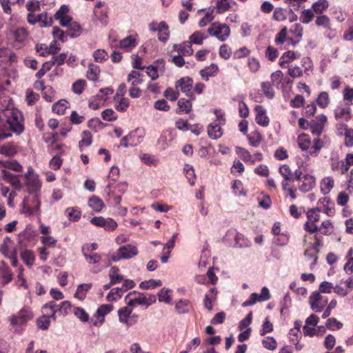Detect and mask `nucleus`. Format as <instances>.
Masks as SVG:
<instances>
[{
    "label": "nucleus",
    "mask_w": 353,
    "mask_h": 353,
    "mask_svg": "<svg viewBox=\"0 0 353 353\" xmlns=\"http://www.w3.org/2000/svg\"><path fill=\"white\" fill-rule=\"evenodd\" d=\"M21 112L8 103L5 109L1 108L0 112V141L12 136L11 132L19 135L23 131L21 122Z\"/></svg>",
    "instance_id": "nucleus-1"
},
{
    "label": "nucleus",
    "mask_w": 353,
    "mask_h": 353,
    "mask_svg": "<svg viewBox=\"0 0 353 353\" xmlns=\"http://www.w3.org/2000/svg\"><path fill=\"white\" fill-rule=\"evenodd\" d=\"M41 198L40 194H30L25 196L21 205V213L26 216L41 215Z\"/></svg>",
    "instance_id": "nucleus-2"
},
{
    "label": "nucleus",
    "mask_w": 353,
    "mask_h": 353,
    "mask_svg": "<svg viewBox=\"0 0 353 353\" xmlns=\"http://www.w3.org/2000/svg\"><path fill=\"white\" fill-rule=\"evenodd\" d=\"M26 179L25 185L27 191L30 194H40L41 184L39 176L34 172L32 168L29 167L28 172L24 175Z\"/></svg>",
    "instance_id": "nucleus-3"
},
{
    "label": "nucleus",
    "mask_w": 353,
    "mask_h": 353,
    "mask_svg": "<svg viewBox=\"0 0 353 353\" xmlns=\"http://www.w3.org/2000/svg\"><path fill=\"white\" fill-rule=\"evenodd\" d=\"M119 321L120 323L125 325L127 327H132L138 322L139 316L132 314V309L129 306H125L118 310Z\"/></svg>",
    "instance_id": "nucleus-4"
},
{
    "label": "nucleus",
    "mask_w": 353,
    "mask_h": 353,
    "mask_svg": "<svg viewBox=\"0 0 353 353\" xmlns=\"http://www.w3.org/2000/svg\"><path fill=\"white\" fill-rule=\"evenodd\" d=\"M138 254V249L137 246L132 244H127L123 246H121L117 251V252L114 253L112 259L114 261H119L121 259H131Z\"/></svg>",
    "instance_id": "nucleus-5"
},
{
    "label": "nucleus",
    "mask_w": 353,
    "mask_h": 353,
    "mask_svg": "<svg viewBox=\"0 0 353 353\" xmlns=\"http://www.w3.org/2000/svg\"><path fill=\"white\" fill-rule=\"evenodd\" d=\"M33 316L34 314L30 310L23 307L16 314L9 316V321L12 326H20L26 324Z\"/></svg>",
    "instance_id": "nucleus-6"
},
{
    "label": "nucleus",
    "mask_w": 353,
    "mask_h": 353,
    "mask_svg": "<svg viewBox=\"0 0 353 353\" xmlns=\"http://www.w3.org/2000/svg\"><path fill=\"white\" fill-rule=\"evenodd\" d=\"M135 286L134 281L130 279H125L121 288H112L107 295V300L108 301H114L119 299L123 293L127 290L133 288Z\"/></svg>",
    "instance_id": "nucleus-7"
},
{
    "label": "nucleus",
    "mask_w": 353,
    "mask_h": 353,
    "mask_svg": "<svg viewBox=\"0 0 353 353\" xmlns=\"http://www.w3.org/2000/svg\"><path fill=\"white\" fill-rule=\"evenodd\" d=\"M209 34L215 36L221 41H225L230 36V29L228 25L214 23L208 30Z\"/></svg>",
    "instance_id": "nucleus-8"
},
{
    "label": "nucleus",
    "mask_w": 353,
    "mask_h": 353,
    "mask_svg": "<svg viewBox=\"0 0 353 353\" xmlns=\"http://www.w3.org/2000/svg\"><path fill=\"white\" fill-rule=\"evenodd\" d=\"M27 21L31 25L39 23L40 27H49L52 25V18L48 17L46 12H42L39 14L28 13L27 14Z\"/></svg>",
    "instance_id": "nucleus-9"
},
{
    "label": "nucleus",
    "mask_w": 353,
    "mask_h": 353,
    "mask_svg": "<svg viewBox=\"0 0 353 353\" xmlns=\"http://www.w3.org/2000/svg\"><path fill=\"white\" fill-rule=\"evenodd\" d=\"M309 302L312 310L316 312H319L327 304V299L321 295L319 292L315 291L310 295Z\"/></svg>",
    "instance_id": "nucleus-10"
},
{
    "label": "nucleus",
    "mask_w": 353,
    "mask_h": 353,
    "mask_svg": "<svg viewBox=\"0 0 353 353\" xmlns=\"http://www.w3.org/2000/svg\"><path fill=\"white\" fill-rule=\"evenodd\" d=\"M307 221L304 224V229L310 234L316 232L318 223L321 220V214H314V212L306 213Z\"/></svg>",
    "instance_id": "nucleus-11"
},
{
    "label": "nucleus",
    "mask_w": 353,
    "mask_h": 353,
    "mask_svg": "<svg viewBox=\"0 0 353 353\" xmlns=\"http://www.w3.org/2000/svg\"><path fill=\"white\" fill-rule=\"evenodd\" d=\"M90 223L109 231L114 230L117 227V223L112 219H105L103 216L94 217L90 220Z\"/></svg>",
    "instance_id": "nucleus-12"
},
{
    "label": "nucleus",
    "mask_w": 353,
    "mask_h": 353,
    "mask_svg": "<svg viewBox=\"0 0 353 353\" xmlns=\"http://www.w3.org/2000/svg\"><path fill=\"white\" fill-rule=\"evenodd\" d=\"M321 245V240L317 236H314V243L310 247L306 249L305 256L308 260H311V268L316 265L317 261V254L319 252V248Z\"/></svg>",
    "instance_id": "nucleus-13"
},
{
    "label": "nucleus",
    "mask_w": 353,
    "mask_h": 353,
    "mask_svg": "<svg viewBox=\"0 0 353 353\" xmlns=\"http://www.w3.org/2000/svg\"><path fill=\"white\" fill-rule=\"evenodd\" d=\"M315 23L317 26L322 27L326 30L324 34L332 39L335 37V32L331 29V23L330 18L326 15H320L316 17Z\"/></svg>",
    "instance_id": "nucleus-14"
},
{
    "label": "nucleus",
    "mask_w": 353,
    "mask_h": 353,
    "mask_svg": "<svg viewBox=\"0 0 353 353\" xmlns=\"http://www.w3.org/2000/svg\"><path fill=\"white\" fill-rule=\"evenodd\" d=\"M125 300L129 307L143 305L144 294L137 291L130 292L125 297Z\"/></svg>",
    "instance_id": "nucleus-15"
},
{
    "label": "nucleus",
    "mask_w": 353,
    "mask_h": 353,
    "mask_svg": "<svg viewBox=\"0 0 353 353\" xmlns=\"http://www.w3.org/2000/svg\"><path fill=\"white\" fill-rule=\"evenodd\" d=\"M113 309L110 304L101 305L97 310L94 316L98 319L97 321L92 323L93 325L100 327L104 323V316L110 313Z\"/></svg>",
    "instance_id": "nucleus-16"
},
{
    "label": "nucleus",
    "mask_w": 353,
    "mask_h": 353,
    "mask_svg": "<svg viewBox=\"0 0 353 353\" xmlns=\"http://www.w3.org/2000/svg\"><path fill=\"white\" fill-rule=\"evenodd\" d=\"M68 6L63 5L54 14V19L59 21L61 26L65 27L72 20V17L68 14Z\"/></svg>",
    "instance_id": "nucleus-17"
},
{
    "label": "nucleus",
    "mask_w": 353,
    "mask_h": 353,
    "mask_svg": "<svg viewBox=\"0 0 353 353\" xmlns=\"http://www.w3.org/2000/svg\"><path fill=\"white\" fill-rule=\"evenodd\" d=\"M327 122V117L324 114L318 115L311 123V131L313 134L319 136Z\"/></svg>",
    "instance_id": "nucleus-18"
},
{
    "label": "nucleus",
    "mask_w": 353,
    "mask_h": 353,
    "mask_svg": "<svg viewBox=\"0 0 353 353\" xmlns=\"http://www.w3.org/2000/svg\"><path fill=\"white\" fill-rule=\"evenodd\" d=\"M256 112L255 120L257 124L263 127H266L269 125L270 119L266 114L265 109L262 105H256L254 108Z\"/></svg>",
    "instance_id": "nucleus-19"
},
{
    "label": "nucleus",
    "mask_w": 353,
    "mask_h": 353,
    "mask_svg": "<svg viewBox=\"0 0 353 353\" xmlns=\"http://www.w3.org/2000/svg\"><path fill=\"white\" fill-rule=\"evenodd\" d=\"M315 185V178L310 174H306L299 182V189L303 192H307L311 190Z\"/></svg>",
    "instance_id": "nucleus-20"
},
{
    "label": "nucleus",
    "mask_w": 353,
    "mask_h": 353,
    "mask_svg": "<svg viewBox=\"0 0 353 353\" xmlns=\"http://www.w3.org/2000/svg\"><path fill=\"white\" fill-rule=\"evenodd\" d=\"M330 168L333 172H339L341 174H344L347 172L342 171V168L345 165V163L343 161H341L339 159V155L337 154H332L330 159Z\"/></svg>",
    "instance_id": "nucleus-21"
},
{
    "label": "nucleus",
    "mask_w": 353,
    "mask_h": 353,
    "mask_svg": "<svg viewBox=\"0 0 353 353\" xmlns=\"http://www.w3.org/2000/svg\"><path fill=\"white\" fill-rule=\"evenodd\" d=\"M279 173L283 177L282 182L283 189L286 190L289 185V182L292 181V172L287 165H283L279 168Z\"/></svg>",
    "instance_id": "nucleus-22"
},
{
    "label": "nucleus",
    "mask_w": 353,
    "mask_h": 353,
    "mask_svg": "<svg viewBox=\"0 0 353 353\" xmlns=\"http://www.w3.org/2000/svg\"><path fill=\"white\" fill-rule=\"evenodd\" d=\"M1 177L3 179L10 183L15 189L20 190L21 188L22 185L17 176H14L10 172L2 170Z\"/></svg>",
    "instance_id": "nucleus-23"
},
{
    "label": "nucleus",
    "mask_w": 353,
    "mask_h": 353,
    "mask_svg": "<svg viewBox=\"0 0 353 353\" xmlns=\"http://www.w3.org/2000/svg\"><path fill=\"white\" fill-rule=\"evenodd\" d=\"M223 125V122L217 123L213 122L209 124L208 127V133L210 138L213 139H217L222 135V131L221 126Z\"/></svg>",
    "instance_id": "nucleus-24"
},
{
    "label": "nucleus",
    "mask_w": 353,
    "mask_h": 353,
    "mask_svg": "<svg viewBox=\"0 0 353 353\" xmlns=\"http://www.w3.org/2000/svg\"><path fill=\"white\" fill-rule=\"evenodd\" d=\"M317 232L325 236L330 235L334 232L333 223L330 219L323 220L321 224L317 226Z\"/></svg>",
    "instance_id": "nucleus-25"
},
{
    "label": "nucleus",
    "mask_w": 353,
    "mask_h": 353,
    "mask_svg": "<svg viewBox=\"0 0 353 353\" xmlns=\"http://www.w3.org/2000/svg\"><path fill=\"white\" fill-rule=\"evenodd\" d=\"M42 310L43 313L48 314V316L52 319L53 321L57 319V312H59V307L57 304L54 301H50L42 307Z\"/></svg>",
    "instance_id": "nucleus-26"
},
{
    "label": "nucleus",
    "mask_w": 353,
    "mask_h": 353,
    "mask_svg": "<svg viewBox=\"0 0 353 353\" xmlns=\"http://www.w3.org/2000/svg\"><path fill=\"white\" fill-rule=\"evenodd\" d=\"M12 244V241L9 238H6L1 245L0 251L6 258L16 253L13 250Z\"/></svg>",
    "instance_id": "nucleus-27"
},
{
    "label": "nucleus",
    "mask_w": 353,
    "mask_h": 353,
    "mask_svg": "<svg viewBox=\"0 0 353 353\" xmlns=\"http://www.w3.org/2000/svg\"><path fill=\"white\" fill-rule=\"evenodd\" d=\"M92 283H82L77 286V291L74 295V298L83 301L86 297L88 291L91 288Z\"/></svg>",
    "instance_id": "nucleus-28"
},
{
    "label": "nucleus",
    "mask_w": 353,
    "mask_h": 353,
    "mask_svg": "<svg viewBox=\"0 0 353 353\" xmlns=\"http://www.w3.org/2000/svg\"><path fill=\"white\" fill-rule=\"evenodd\" d=\"M219 70L216 65L212 63L210 66L202 69L200 71V74L203 79L208 81L210 77H214Z\"/></svg>",
    "instance_id": "nucleus-29"
},
{
    "label": "nucleus",
    "mask_w": 353,
    "mask_h": 353,
    "mask_svg": "<svg viewBox=\"0 0 353 353\" xmlns=\"http://www.w3.org/2000/svg\"><path fill=\"white\" fill-rule=\"evenodd\" d=\"M321 191L323 194H327L330 192L334 185V181L332 177L327 176L323 178L320 183Z\"/></svg>",
    "instance_id": "nucleus-30"
},
{
    "label": "nucleus",
    "mask_w": 353,
    "mask_h": 353,
    "mask_svg": "<svg viewBox=\"0 0 353 353\" xmlns=\"http://www.w3.org/2000/svg\"><path fill=\"white\" fill-rule=\"evenodd\" d=\"M88 205L96 212H101L105 206L103 201L99 197L94 195L89 199Z\"/></svg>",
    "instance_id": "nucleus-31"
},
{
    "label": "nucleus",
    "mask_w": 353,
    "mask_h": 353,
    "mask_svg": "<svg viewBox=\"0 0 353 353\" xmlns=\"http://www.w3.org/2000/svg\"><path fill=\"white\" fill-rule=\"evenodd\" d=\"M100 74V68L98 65L90 63L88 65V69L86 73V77L88 79L92 81H97L99 79Z\"/></svg>",
    "instance_id": "nucleus-32"
},
{
    "label": "nucleus",
    "mask_w": 353,
    "mask_h": 353,
    "mask_svg": "<svg viewBox=\"0 0 353 353\" xmlns=\"http://www.w3.org/2000/svg\"><path fill=\"white\" fill-rule=\"evenodd\" d=\"M335 117L336 119L348 121L351 118V110L348 107H339L335 110Z\"/></svg>",
    "instance_id": "nucleus-33"
},
{
    "label": "nucleus",
    "mask_w": 353,
    "mask_h": 353,
    "mask_svg": "<svg viewBox=\"0 0 353 353\" xmlns=\"http://www.w3.org/2000/svg\"><path fill=\"white\" fill-rule=\"evenodd\" d=\"M174 48L182 56H190L193 53V50L190 42H184L179 45H174Z\"/></svg>",
    "instance_id": "nucleus-34"
},
{
    "label": "nucleus",
    "mask_w": 353,
    "mask_h": 353,
    "mask_svg": "<svg viewBox=\"0 0 353 353\" xmlns=\"http://www.w3.org/2000/svg\"><path fill=\"white\" fill-rule=\"evenodd\" d=\"M217 290L215 288H211L208 293L205 294L204 299L205 307L211 310L212 309V302L216 299Z\"/></svg>",
    "instance_id": "nucleus-35"
},
{
    "label": "nucleus",
    "mask_w": 353,
    "mask_h": 353,
    "mask_svg": "<svg viewBox=\"0 0 353 353\" xmlns=\"http://www.w3.org/2000/svg\"><path fill=\"white\" fill-rule=\"evenodd\" d=\"M137 45V39L133 36H128L120 41V47L126 51H130Z\"/></svg>",
    "instance_id": "nucleus-36"
},
{
    "label": "nucleus",
    "mask_w": 353,
    "mask_h": 353,
    "mask_svg": "<svg viewBox=\"0 0 353 353\" xmlns=\"http://www.w3.org/2000/svg\"><path fill=\"white\" fill-rule=\"evenodd\" d=\"M192 80L189 77L181 78L176 83V87L180 88L183 92L188 93L190 91L192 86Z\"/></svg>",
    "instance_id": "nucleus-37"
},
{
    "label": "nucleus",
    "mask_w": 353,
    "mask_h": 353,
    "mask_svg": "<svg viewBox=\"0 0 353 353\" xmlns=\"http://www.w3.org/2000/svg\"><path fill=\"white\" fill-rule=\"evenodd\" d=\"M179 109L176 110V113L180 114L184 112L185 114L189 113L192 109V102L190 100L185 99H180L178 101Z\"/></svg>",
    "instance_id": "nucleus-38"
},
{
    "label": "nucleus",
    "mask_w": 353,
    "mask_h": 353,
    "mask_svg": "<svg viewBox=\"0 0 353 353\" xmlns=\"http://www.w3.org/2000/svg\"><path fill=\"white\" fill-rule=\"evenodd\" d=\"M299 57V55L298 54L296 55L294 52L288 51V52L283 53V55L281 56V57L280 58L279 65L281 67L285 68L286 63L292 61L293 60L296 59Z\"/></svg>",
    "instance_id": "nucleus-39"
},
{
    "label": "nucleus",
    "mask_w": 353,
    "mask_h": 353,
    "mask_svg": "<svg viewBox=\"0 0 353 353\" xmlns=\"http://www.w3.org/2000/svg\"><path fill=\"white\" fill-rule=\"evenodd\" d=\"M156 63L159 65H150L147 68V74L151 77L152 80H155L159 77L158 70L160 69V65H162V69L164 68L163 60H158Z\"/></svg>",
    "instance_id": "nucleus-40"
},
{
    "label": "nucleus",
    "mask_w": 353,
    "mask_h": 353,
    "mask_svg": "<svg viewBox=\"0 0 353 353\" xmlns=\"http://www.w3.org/2000/svg\"><path fill=\"white\" fill-rule=\"evenodd\" d=\"M106 101V97H103L99 94H97L96 96L93 97L89 101V108L92 110H97L101 105H103L104 102Z\"/></svg>",
    "instance_id": "nucleus-41"
},
{
    "label": "nucleus",
    "mask_w": 353,
    "mask_h": 353,
    "mask_svg": "<svg viewBox=\"0 0 353 353\" xmlns=\"http://www.w3.org/2000/svg\"><path fill=\"white\" fill-rule=\"evenodd\" d=\"M127 81L128 82L130 83L131 86H137L139 84H141L143 82L141 73L136 70H132L128 75Z\"/></svg>",
    "instance_id": "nucleus-42"
},
{
    "label": "nucleus",
    "mask_w": 353,
    "mask_h": 353,
    "mask_svg": "<svg viewBox=\"0 0 353 353\" xmlns=\"http://www.w3.org/2000/svg\"><path fill=\"white\" fill-rule=\"evenodd\" d=\"M159 39L161 41L165 42L170 35L169 28L167 23L164 21L160 22V28L158 30Z\"/></svg>",
    "instance_id": "nucleus-43"
},
{
    "label": "nucleus",
    "mask_w": 353,
    "mask_h": 353,
    "mask_svg": "<svg viewBox=\"0 0 353 353\" xmlns=\"http://www.w3.org/2000/svg\"><path fill=\"white\" fill-rule=\"evenodd\" d=\"M0 153L7 157H12L17 153L16 145L12 143H8L0 147Z\"/></svg>",
    "instance_id": "nucleus-44"
},
{
    "label": "nucleus",
    "mask_w": 353,
    "mask_h": 353,
    "mask_svg": "<svg viewBox=\"0 0 353 353\" xmlns=\"http://www.w3.org/2000/svg\"><path fill=\"white\" fill-rule=\"evenodd\" d=\"M161 285L162 282L161 280L150 279L142 281L139 284V288L143 290L154 289L157 287L161 286Z\"/></svg>",
    "instance_id": "nucleus-45"
},
{
    "label": "nucleus",
    "mask_w": 353,
    "mask_h": 353,
    "mask_svg": "<svg viewBox=\"0 0 353 353\" xmlns=\"http://www.w3.org/2000/svg\"><path fill=\"white\" fill-rule=\"evenodd\" d=\"M297 142L299 148L303 150H307L310 148L311 141L309 135L301 134L298 137Z\"/></svg>",
    "instance_id": "nucleus-46"
},
{
    "label": "nucleus",
    "mask_w": 353,
    "mask_h": 353,
    "mask_svg": "<svg viewBox=\"0 0 353 353\" xmlns=\"http://www.w3.org/2000/svg\"><path fill=\"white\" fill-rule=\"evenodd\" d=\"M119 268L117 267H112L109 272V277L111 281V283H119L123 280L122 275L119 274Z\"/></svg>",
    "instance_id": "nucleus-47"
},
{
    "label": "nucleus",
    "mask_w": 353,
    "mask_h": 353,
    "mask_svg": "<svg viewBox=\"0 0 353 353\" xmlns=\"http://www.w3.org/2000/svg\"><path fill=\"white\" fill-rule=\"evenodd\" d=\"M66 214L70 221H77L81 216V212L78 208H68Z\"/></svg>",
    "instance_id": "nucleus-48"
},
{
    "label": "nucleus",
    "mask_w": 353,
    "mask_h": 353,
    "mask_svg": "<svg viewBox=\"0 0 353 353\" xmlns=\"http://www.w3.org/2000/svg\"><path fill=\"white\" fill-rule=\"evenodd\" d=\"M26 38V32L23 28L17 29L14 32L15 43L14 46L17 48H20L21 44L25 41Z\"/></svg>",
    "instance_id": "nucleus-49"
},
{
    "label": "nucleus",
    "mask_w": 353,
    "mask_h": 353,
    "mask_svg": "<svg viewBox=\"0 0 353 353\" xmlns=\"http://www.w3.org/2000/svg\"><path fill=\"white\" fill-rule=\"evenodd\" d=\"M329 6V3L327 0H319L312 5V10L316 14L322 13Z\"/></svg>",
    "instance_id": "nucleus-50"
},
{
    "label": "nucleus",
    "mask_w": 353,
    "mask_h": 353,
    "mask_svg": "<svg viewBox=\"0 0 353 353\" xmlns=\"http://www.w3.org/2000/svg\"><path fill=\"white\" fill-rule=\"evenodd\" d=\"M65 27L69 28L68 35L74 38L79 34L81 31V26L76 22L72 20Z\"/></svg>",
    "instance_id": "nucleus-51"
},
{
    "label": "nucleus",
    "mask_w": 353,
    "mask_h": 353,
    "mask_svg": "<svg viewBox=\"0 0 353 353\" xmlns=\"http://www.w3.org/2000/svg\"><path fill=\"white\" fill-rule=\"evenodd\" d=\"M92 137L89 131H83L81 134V140L79 143V146L81 149L83 147L89 146L92 143Z\"/></svg>",
    "instance_id": "nucleus-52"
},
{
    "label": "nucleus",
    "mask_w": 353,
    "mask_h": 353,
    "mask_svg": "<svg viewBox=\"0 0 353 353\" xmlns=\"http://www.w3.org/2000/svg\"><path fill=\"white\" fill-rule=\"evenodd\" d=\"M68 108V102L65 100H60L52 105V111L58 114H63Z\"/></svg>",
    "instance_id": "nucleus-53"
},
{
    "label": "nucleus",
    "mask_w": 353,
    "mask_h": 353,
    "mask_svg": "<svg viewBox=\"0 0 353 353\" xmlns=\"http://www.w3.org/2000/svg\"><path fill=\"white\" fill-rule=\"evenodd\" d=\"M60 48V44L53 41L49 46H45L46 52H40V55L44 57L50 54H54Z\"/></svg>",
    "instance_id": "nucleus-54"
},
{
    "label": "nucleus",
    "mask_w": 353,
    "mask_h": 353,
    "mask_svg": "<svg viewBox=\"0 0 353 353\" xmlns=\"http://www.w3.org/2000/svg\"><path fill=\"white\" fill-rule=\"evenodd\" d=\"M323 147V142L321 139L316 138L314 139L313 145L310 148V154L312 156H317L321 149Z\"/></svg>",
    "instance_id": "nucleus-55"
},
{
    "label": "nucleus",
    "mask_w": 353,
    "mask_h": 353,
    "mask_svg": "<svg viewBox=\"0 0 353 353\" xmlns=\"http://www.w3.org/2000/svg\"><path fill=\"white\" fill-rule=\"evenodd\" d=\"M114 100L118 103L116 105V108L119 111H125L129 106V100L125 98L124 96H119V97H117V96H115Z\"/></svg>",
    "instance_id": "nucleus-56"
},
{
    "label": "nucleus",
    "mask_w": 353,
    "mask_h": 353,
    "mask_svg": "<svg viewBox=\"0 0 353 353\" xmlns=\"http://www.w3.org/2000/svg\"><path fill=\"white\" fill-rule=\"evenodd\" d=\"M206 38L207 36L204 33L199 31H196L190 37V43L191 44L194 43L201 45L203 43V39Z\"/></svg>",
    "instance_id": "nucleus-57"
},
{
    "label": "nucleus",
    "mask_w": 353,
    "mask_h": 353,
    "mask_svg": "<svg viewBox=\"0 0 353 353\" xmlns=\"http://www.w3.org/2000/svg\"><path fill=\"white\" fill-rule=\"evenodd\" d=\"M189 304L188 300L181 299L176 303V310L180 314L187 313L189 311Z\"/></svg>",
    "instance_id": "nucleus-58"
},
{
    "label": "nucleus",
    "mask_w": 353,
    "mask_h": 353,
    "mask_svg": "<svg viewBox=\"0 0 353 353\" xmlns=\"http://www.w3.org/2000/svg\"><path fill=\"white\" fill-rule=\"evenodd\" d=\"M172 290L168 288H162L159 292L158 293L159 301L160 302H164L166 303H170L171 302V296L170 293Z\"/></svg>",
    "instance_id": "nucleus-59"
},
{
    "label": "nucleus",
    "mask_w": 353,
    "mask_h": 353,
    "mask_svg": "<svg viewBox=\"0 0 353 353\" xmlns=\"http://www.w3.org/2000/svg\"><path fill=\"white\" fill-rule=\"evenodd\" d=\"M312 9L303 10L300 16V20L303 23L307 24L311 22L314 18V13Z\"/></svg>",
    "instance_id": "nucleus-60"
},
{
    "label": "nucleus",
    "mask_w": 353,
    "mask_h": 353,
    "mask_svg": "<svg viewBox=\"0 0 353 353\" xmlns=\"http://www.w3.org/2000/svg\"><path fill=\"white\" fill-rule=\"evenodd\" d=\"M50 319H51L48 316V314L44 313L42 316L38 319L37 321V326L43 330H47L50 325Z\"/></svg>",
    "instance_id": "nucleus-61"
},
{
    "label": "nucleus",
    "mask_w": 353,
    "mask_h": 353,
    "mask_svg": "<svg viewBox=\"0 0 353 353\" xmlns=\"http://www.w3.org/2000/svg\"><path fill=\"white\" fill-rule=\"evenodd\" d=\"M21 257L23 262L28 266H31L34 261V256L32 251L25 250L21 253Z\"/></svg>",
    "instance_id": "nucleus-62"
},
{
    "label": "nucleus",
    "mask_w": 353,
    "mask_h": 353,
    "mask_svg": "<svg viewBox=\"0 0 353 353\" xmlns=\"http://www.w3.org/2000/svg\"><path fill=\"white\" fill-rule=\"evenodd\" d=\"M74 314L82 322H87L89 319L88 314L84 309L80 307H76L73 310Z\"/></svg>",
    "instance_id": "nucleus-63"
},
{
    "label": "nucleus",
    "mask_w": 353,
    "mask_h": 353,
    "mask_svg": "<svg viewBox=\"0 0 353 353\" xmlns=\"http://www.w3.org/2000/svg\"><path fill=\"white\" fill-rule=\"evenodd\" d=\"M316 102L320 107L323 108H326L330 103L328 93L326 92H321L317 98Z\"/></svg>",
    "instance_id": "nucleus-64"
}]
</instances>
